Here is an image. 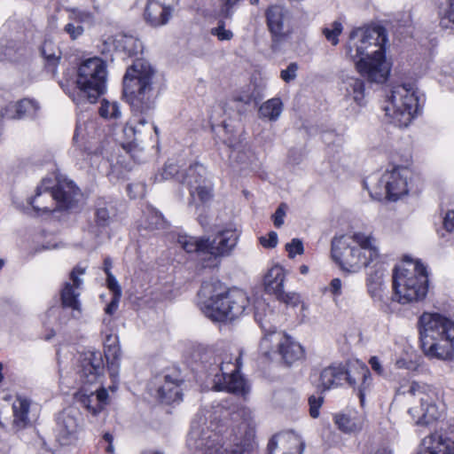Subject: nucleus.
Instances as JSON below:
<instances>
[{"label": "nucleus", "mask_w": 454, "mask_h": 454, "mask_svg": "<svg viewBox=\"0 0 454 454\" xmlns=\"http://www.w3.org/2000/svg\"><path fill=\"white\" fill-rule=\"evenodd\" d=\"M387 33L383 27L354 29L347 44V54L355 61L362 77L370 83L384 82L389 74L385 60Z\"/></svg>", "instance_id": "obj_1"}, {"label": "nucleus", "mask_w": 454, "mask_h": 454, "mask_svg": "<svg viewBox=\"0 0 454 454\" xmlns=\"http://www.w3.org/2000/svg\"><path fill=\"white\" fill-rule=\"evenodd\" d=\"M420 346L430 358L442 360L452 356L454 322L439 313H423L419 320Z\"/></svg>", "instance_id": "obj_2"}, {"label": "nucleus", "mask_w": 454, "mask_h": 454, "mask_svg": "<svg viewBox=\"0 0 454 454\" xmlns=\"http://www.w3.org/2000/svg\"><path fill=\"white\" fill-rule=\"evenodd\" d=\"M155 72L151 65L137 59L127 68L123 77V96L135 113L148 114L155 107L156 92L153 87Z\"/></svg>", "instance_id": "obj_3"}, {"label": "nucleus", "mask_w": 454, "mask_h": 454, "mask_svg": "<svg viewBox=\"0 0 454 454\" xmlns=\"http://www.w3.org/2000/svg\"><path fill=\"white\" fill-rule=\"evenodd\" d=\"M199 294L206 299L204 313L216 321L232 320L241 316L249 305L244 291L238 288L225 291L220 282L203 283Z\"/></svg>", "instance_id": "obj_4"}, {"label": "nucleus", "mask_w": 454, "mask_h": 454, "mask_svg": "<svg viewBox=\"0 0 454 454\" xmlns=\"http://www.w3.org/2000/svg\"><path fill=\"white\" fill-rule=\"evenodd\" d=\"M179 245L187 253H195L198 265L203 269L215 268L221 259L228 256L237 245L238 235L234 231L223 230L214 238L179 236Z\"/></svg>", "instance_id": "obj_5"}, {"label": "nucleus", "mask_w": 454, "mask_h": 454, "mask_svg": "<svg viewBox=\"0 0 454 454\" xmlns=\"http://www.w3.org/2000/svg\"><path fill=\"white\" fill-rule=\"evenodd\" d=\"M106 65L101 59L95 57L82 61L77 69L78 92L73 100L77 105L85 101L95 103L106 91Z\"/></svg>", "instance_id": "obj_6"}, {"label": "nucleus", "mask_w": 454, "mask_h": 454, "mask_svg": "<svg viewBox=\"0 0 454 454\" xmlns=\"http://www.w3.org/2000/svg\"><path fill=\"white\" fill-rule=\"evenodd\" d=\"M272 317L273 314L271 312L270 315L262 317L259 311V307H256L254 318L264 332V337L260 344L261 350L265 356L270 357V351L269 348L271 341L274 340L278 341L277 349L278 354L287 365H291L303 357V348L290 336L283 334L282 333H278L277 327L270 324V317Z\"/></svg>", "instance_id": "obj_7"}, {"label": "nucleus", "mask_w": 454, "mask_h": 454, "mask_svg": "<svg viewBox=\"0 0 454 454\" xmlns=\"http://www.w3.org/2000/svg\"><path fill=\"white\" fill-rule=\"evenodd\" d=\"M427 268L420 262H416L414 271L405 270L393 274V300L402 304L423 300L428 291Z\"/></svg>", "instance_id": "obj_8"}, {"label": "nucleus", "mask_w": 454, "mask_h": 454, "mask_svg": "<svg viewBox=\"0 0 454 454\" xmlns=\"http://www.w3.org/2000/svg\"><path fill=\"white\" fill-rule=\"evenodd\" d=\"M239 358L233 364L224 363L220 357L215 358L214 363L207 368V378L212 381V388L215 391H227L238 395H246L249 387L245 379L240 375Z\"/></svg>", "instance_id": "obj_9"}, {"label": "nucleus", "mask_w": 454, "mask_h": 454, "mask_svg": "<svg viewBox=\"0 0 454 454\" xmlns=\"http://www.w3.org/2000/svg\"><path fill=\"white\" fill-rule=\"evenodd\" d=\"M215 438V434L193 421L188 434L187 444L195 450V454H250L254 448L252 442H246L244 445H236L232 450H228L219 444Z\"/></svg>", "instance_id": "obj_10"}, {"label": "nucleus", "mask_w": 454, "mask_h": 454, "mask_svg": "<svg viewBox=\"0 0 454 454\" xmlns=\"http://www.w3.org/2000/svg\"><path fill=\"white\" fill-rule=\"evenodd\" d=\"M387 114L391 116L395 125L407 127L418 110V98L409 85H397L391 90L389 105L384 107Z\"/></svg>", "instance_id": "obj_11"}, {"label": "nucleus", "mask_w": 454, "mask_h": 454, "mask_svg": "<svg viewBox=\"0 0 454 454\" xmlns=\"http://www.w3.org/2000/svg\"><path fill=\"white\" fill-rule=\"evenodd\" d=\"M349 239L348 236L334 238L332 240V256L343 269L355 272L366 267L367 261L357 245H352Z\"/></svg>", "instance_id": "obj_12"}, {"label": "nucleus", "mask_w": 454, "mask_h": 454, "mask_svg": "<svg viewBox=\"0 0 454 454\" xmlns=\"http://www.w3.org/2000/svg\"><path fill=\"white\" fill-rule=\"evenodd\" d=\"M265 16L271 35V49L275 51L290 34V12L281 5H271L266 10Z\"/></svg>", "instance_id": "obj_13"}, {"label": "nucleus", "mask_w": 454, "mask_h": 454, "mask_svg": "<svg viewBox=\"0 0 454 454\" xmlns=\"http://www.w3.org/2000/svg\"><path fill=\"white\" fill-rule=\"evenodd\" d=\"M50 203L56 204L57 210L74 207L81 197L80 189L71 180H62L52 187V192L42 194Z\"/></svg>", "instance_id": "obj_14"}, {"label": "nucleus", "mask_w": 454, "mask_h": 454, "mask_svg": "<svg viewBox=\"0 0 454 454\" xmlns=\"http://www.w3.org/2000/svg\"><path fill=\"white\" fill-rule=\"evenodd\" d=\"M103 355L99 351H88L80 358L79 376L82 384L91 385L104 375Z\"/></svg>", "instance_id": "obj_15"}, {"label": "nucleus", "mask_w": 454, "mask_h": 454, "mask_svg": "<svg viewBox=\"0 0 454 454\" xmlns=\"http://www.w3.org/2000/svg\"><path fill=\"white\" fill-rule=\"evenodd\" d=\"M305 442L294 431L278 433L270 440L268 454H302Z\"/></svg>", "instance_id": "obj_16"}, {"label": "nucleus", "mask_w": 454, "mask_h": 454, "mask_svg": "<svg viewBox=\"0 0 454 454\" xmlns=\"http://www.w3.org/2000/svg\"><path fill=\"white\" fill-rule=\"evenodd\" d=\"M406 173L405 168H395L382 176L387 200L396 201L408 193Z\"/></svg>", "instance_id": "obj_17"}, {"label": "nucleus", "mask_w": 454, "mask_h": 454, "mask_svg": "<svg viewBox=\"0 0 454 454\" xmlns=\"http://www.w3.org/2000/svg\"><path fill=\"white\" fill-rule=\"evenodd\" d=\"M85 272V269L79 266L75 267L70 273V278L73 281V285L66 283L60 296L61 305L63 308H70L73 310H80V302L78 301L79 294L75 292V288H79L82 285V279L77 277V274L82 275Z\"/></svg>", "instance_id": "obj_18"}, {"label": "nucleus", "mask_w": 454, "mask_h": 454, "mask_svg": "<svg viewBox=\"0 0 454 454\" xmlns=\"http://www.w3.org/2000/svg\"><path fill=\"white\" fill-rule=\"evenodd\" d=\"M346 374L347 369L341 364H333L325 367L320 372L317 389L324 393L331 388L338 387L341 385Z\"/></svg>", "instance_id": "obj_19"}, {"label": "nucleus", "mask_w": 454, "mask_h": 454, "mask_svg": "<svg viewBox=\"0 0 454 454\" xmlns=\"http://www.w3.org/2000/svg\"><path fill=\"white\" fill-rule=\"evenodd\" d=\"M171 16L169 6L160 3V0H148L144 17L152 27L165 25Z\"/></svg>", "instance_id": "obj_20"}, {"label": "nucleus", "mask_w": 454, "mask_h": 454, "mask_svg": "<svg viewBox=\"0 0 454 454\" xmlns=\"http://www.w3.org/2000/svg\"><path fill=\"white\" fill-rule=\"evenodd\" d=\"M38 108V104L35 100L24 98L17 103L9 104L1 111V115L3 118L7 119H20L26 116L33 117Z\"/></svg>", "instance_id": "obj_21"}, {"label": "nucleus", "mask_w": 454, "mask_h": 454, "mask_svg": "<svg viewBox=\"0 0 454 454\" xmlns=\"http://www.w3.org/2000/svg\"><path fill=\"white\" fill-rule=\"evenodd\" d=\"M350 239L357 245L358 249H361L362 255L367 261L366 267L379 259V249L375 244V239L372 236H367L362 232H355L350 236Z\"/></svg>", "instance_id": "obj_22"}, {"label": "nucleus", "mask_w": 454, "mask_h": 454, "mask_svg": "<svg viewBox=\"0 0 454 454\" xmlns=\"http://www.w3.org/2000/svg\"><path fill=\"white\" fill-rule=\"evenodd\" d=\"M84 393L81 395V403L93 415L99 413L107 403L108 393L106 388L100 387L96 391L87 393L86 389H82Z\"/></svg>", "instance_id": "obj_23"}, {"label": "nucleus", "mask_w": 454, "mask_h": 454, "mask_svg": "<svg viewBox=\"0 0 454 454\" xmlns=\"http://www.w3.org/2000/svg\"><path fill=\"white\" fill-rule=\"evenodd\" d=\"M50 179H43L41 185L36 188L34 197L29 199V204L32 206L34 211L40 215L42 213H49L57 210L56 204L50 203L42 194L45 192H52V188L50 187Z\"/></svg>", "instance_id": "obj_24"}, {"label": "nucleus", "mask_w": 454, "mask_h": 454, "mask_svg": "<svg viewBox=\"0 0 454 454\" xmlns=\"http://www.w3.org/2000/svg\"><path fill=\"white\" fill-rule=\"evenodd\" d=\"M59 437L65 441V444L76 433L78 427L77 419L72 411H64L57 419Z\"/></svg>", "instance_id": "obj_25"}, {"label": "nucleus", "mask_w": 454, "mask_h": 454, "mask_svg": "<svg viewBox=\"0 0 454 454\" xmlns=\"http://www.w3.org/2000/svg\"><path fill=\"white\" fill-rule=\"evenodd\" d=\"M41 53L45 59V67L53 76L57 74V67L61 59L60 49L51 41L44 40Z\"/></svg>", "instance_id": "obj_26"}, {"label": "nucleus", "mask_w": 454, "mask_h": 454, "mask_svg": "<svg viewBox=\"0 0 454 454\" xmlns=\"http://www.w3.org/2000/svg\"><path fill=\"white\" fill-rule=\"evenodd\" d=\"M205 172V168L202 165L199 163H194L190 166V170L188 171L186 176L191 177L192 175L193 176L195 173L197 174V176H195L194 183L198 184V185L193 188V191L194 193H197L199 199L202 202L208 201L212 197L211 190L202 185V183L204 182Z\"/></svg>", "instance_id": "obj_27"}, {"label": "nucleus", "mask_w": 454, "mask_h": 454, "mask_svg": "<svg viewBox=\"0 0 454 454\" xmlns=\"http://www.w3.org/2000/svg\"><path fill=\"white\" fill-rule=\"evenodd\" d=\"M433 441V436L425 438L417 454H454V444L451 442L442 441L439 437L436 446H432Z\"/></svg>", "instance_id": "obj_28"}, {"label": "nucleus", "mask_w": 454, "mask_h": 454, "mask_svg": "<svg viewBox=\"0 0 454 454\" xmlns=\"http://www.w3.org/2000/svg\"><path fill=\"white\" fill-rule=\"evenodd\" d=\"M285 271L278 265L272 267L264 277L265 291L274 295L278 289L284 288Z\"/></svg>", "instance_id": "obj_29"}, {"label": "nucleus", "mask_w": 454, "mask_h": 454, "mask_svg": "<svg viewBox=\"0 0 454 454\" xmlns=\"http://www.w3.org/2000/svg\"><path fill=\"white\" fill-rule=\"evenodd\" d=\"M158 395L160 400L166 403L182 400V393L179 386L173 382L168 375L165 377V383L159 388Z\"/></svg>", "instance_id": "obj_30"}, {"label": "nucleus", "mask_w": 454, "mask_h": 454, "mask_svg": "<svg viewBox=\"0 0 454 454\" xmlns=\"http://www.w3.org/2000/svg\"><path fill=\"white\" fill-rule=\"evenodd\" d=\"M283 110L282 101L274 98L264 102L259 108V118L275 121L278 119Z\"/></svg>", "instance_id": "obj_31"}, {"label": "nucleus", "mask_w": 454, "mask_h": 454, "mask_svg": "<svg viewBox=\"0 0 454 454\" xmlns=\"http://www.w3.org/2000/svg\"><path fill=\"white\" fill-rule=\"evenodd\" d=\"M367 290L374 301H383V281L382 273L375 270L374 274H370L367 278Z\"/></svg>", "instance_id": "obj_32"}, {"label": "nucleus", "mask_w": 454, "mask_h": 454, "mask_svg": "<svg viewBox=\"0 0 454 454\" xmlns=\"http://www.w3.org/2000/svg\"><path fill=\"white\" fill-rule=\"evenodd\" d=\"M86 14L84 12L72 10L69 18L74 22L67 23L64 27V31L69 35L72 40H75L83 34L84 29L81 23L84 20Z\"/></svg>", "instance_id": "obj_33"}, {"label": "nucleus", "mask_w": 454, "mask_h": 454, "mask_svg": "<svg viewBox=\"0 0 454 454\" xmlns=\"http://www.w3.org/2000/svg\"><path fill=\"white\" fill-rule=\"evenodd\" d=\"M115 210L111 203L104 200H98L96 208V223L100 227H106L110 223L112 215H114Z\"/></svg>", "instance_id": "obj_34"}, {"label": "nucleus", "mask_w": 454, "mask_h": 454, "mask_svg": "<svg viewBox=\"0 0 454 454\" xmlns=\"http://www.w3.org/2000/svg\"><path fill=\"white\" fill-rule=\"evenodd\" d=\"M344 83L347 93L352 96L358 105H362L364 98V82L363 80L356 77H348Z\"/></svg>", "instance_id": "obj_35"}, {"label": "nucleus", "mask_w": 454, "mask_h": 454, "mask_svg": "<svg viewBox=\"0 0 454 454\" xmlns=\"http://www.w3.org/2000/svg\"><path fill=\"white\" fill-rule=\"evenodd\" d=\"M30 403L26 398L18 397L12 404L14 421L17 425L26 426L28 422Z\"/></svg>", "instance_id": "obj_36"}, {"label": "nucleus", "mask_w": 454, "mask_h": 454, "mask_svg": "<svg viewBox=\"0 0 454 454\" xmlns=\"http://www.w3.org/2000/svg\"><path fill=\"white\" fill-rule=\"evenodd\" d=\"M420 402L423 413L416 421V424L419 426H427L439 418V412L435 404L428 403L423 397H420Z\"/></svg>", "instance_id": "obj_37"}, {"label": "nucleus", "mask_w": 454, "mask_h": 454, "mask_svg": "<svg viewBox=\"0 0 454 454\" xmlns=\"http://www.w3.org/2000/svg\"><path fill=\"white\" fill-rule=\"evenodd\" d=\"M182 173L177 164L168 160L166 162L162 171L154 176V182H162L171 178H175L179 182Z\"/></svg>", "instance_id": "obj_38"}, {"label": "nucleus", "mask_w": 454, "mask_h": 454, "mask_svg": "<svg viewBox=\"0 0 454 454\" xmlns=\"http://www.w3.org/2000/svg\"><path fill=\"white\" fill-rule=\"evenodd\" d=\"M225 20V18H222L219 15L216 27H212L210 30V34L217 37L219 41H231L234 35L233 32L226 27Z\"/></svg>", "instance_id": "obj_39"}, {"label": "nucleus", "mask_w": 454, "mask_h": 454, "mask_svg": "<svg viewBox=\"0 0 454 454\" xmlns=\"http://www.w3.org/2000/svg\"><path fill=\"white\" fill-rule=\"evenodd\" d=\"M343 29L342 24L335 20L330 24V27H325L322 29L323 35L325 36L328 42L333 45L339 43V35L341 34Z\"/></svg>", "instance_id": "obj_40"}, {"label": "nucleus", "mask_w": 454, "mask_h": 454, "mask_svg": "<svg viewBox=\"0 0 454 454\" xmlns=\"http://www.w3.org/2000/svg\"><path fill=\"white\" fill-rule=\"evenodd\" d=\"M99 114L104 118L118 119L121 117L120 106L117 102L104 99L99 107Z\"/></svg>", "instance_id": "obj_41"}, {"label": "nucleus", "mask_w": 454, "mask_h": 454, "mask_svg": "<svg viewBox=\"0 0 454 454\" xmlns=\"http://www.w3.org/2000/svg\"><path fill=\"white\" fill-rule=\"evenodd\" d=\"M148 227L152 230L164 229L167 225L166 221L160 212L155 208H150L147 215Z\"/></svg>", "instance_id": "obj_42"}, {"label": "nucleus", "mask_w": 454, "mask_h": 454, "mask_svg": "<svg viewBox=\"0 0 454 454\" xmlns=\"http://www.w3.org/2000/svg\"><path fill=\"white\" fill-rule=\"evenodd\" d=\"M123 51L129 57L136 56L143 51L142 43L140 40L132 36H126L123 41Z\"/></svg>", "instance_id": "obj_43"}, {"label": "nucleus", "mask_w": 454, "mask_h": 454, "mask_svg": "<svg viewBox=\"0 0 454 454\" xmlns=\"http://www.w3.org/2000/svg\"><path fill=\"white\" fill-rule=\"evenodd\" d=\"M334 421L338 428L344 433H351L356 430V423L345 414L335 415Z\"/></svg>", "instance_id": "obj_44"}, {"label": "nucleus", "mask_w": 454, "mask_h": 454, "mask_svg": "<svg viewBox=\"0 0 454 454\" xmlns=\"http://www.w3.org/2000/svg\"><path fill=\"white\" fill-rule=\"evenodd\" d=\"M275 296L278 301L292 307H296L301 302V297L297 293H286L284 288L278 289Z\"/></svg>", "instance_id": "obj_45"}, {"label": "nucleus", "mask_w": 454, "mask_h": 454, "mask_svg": "<svg viewBox=\"0 0 454 454\" xmlns=\"http://www.w3.org/2000/svg\"><path fill=\"white\" fill-rule=\"evenodd\" d=\"M123 132L127 138L129 139V141L123 145V148L127 150V152L132 153L137 146L136 143L137 140L136 137L137 128L132 125H126L123 129Z\"/></svg>", "instance_id": "obj_46"}, {"label": "nucleus", "mask_w": 454, "mask_h": 454, "mask_svg": "<svg viewBox=\"0 0 454 454\" xmlns=\"http://www.w3.org/2000/svg\"><path fill=\"white\" fill-rule=\"evenodd\" d=\"M221 5L219 9V15L222 18L231 20L234 13V7L240 0H220Z\"/></svg>", "instance_id": "obj_47"}, {"label": "nucleus", "mask_w": 454, "mask_h": 454, "mask_svg": "<svg viewBox=\"0 0 454 454\" xmlns=\"http://www.w3.org/2000/svg\"><path fill=\"white\" fill-rule=\"evenodd\" d=\"M228 146L231 149L229 157L232 161L241 165L247 164L248 160L247 152L240 150L238 146H235L232 144H228Z\"/></svg>", "instance_id": "obj_48"}, {"label": "nucleus", "mask_w": 454, "mask_h": 454, "mask_svg": "<svg viewBox=\"0 0 454 454\" xmlns=\"http://www.w3.org/2000/svg\"><path fill=\"white\" fill-rule=\"evenodd\" d=\"M117 338H114V340L111 344H105V356L106 361L113 360H120L121 356V348L120 346L116 343Z\"/></svg>", "instance_id": "obj_49"}, {"label": "nucleus", "mask_w": 454, "mask_h": 454, "mask_svg": "<svg viewBox=\"0 0 454 454\" xmlns=\"http://www.w3.org/2000/svg\"><path fill=\"white\" fill-rule=\"evenodd\" d=\"M361 377L363 382L358 388V397L360 399V403L364 405V396H365V389L370 386L371 375L368 368L364 367L361 369Z\"/></svg>", "instance_id": "obj_50"}, {"label": "nucleus", "mask_w": 454, "mask_h": 454, "mask_svg": "<svg viewBox=\"0 0 454 454\" xmlns=\"http://www.w3.org/2000/svg\"><path fill=\"white\" fill-rule=\"evenodd\" d=\"M286 250L288 252L289 258H294L296 254H303V243L300 239H293L286 245Z\"/></svg>", "instance_id": "obj_51"}, {"label": "nucleus", "mask_w": 454, "mask_h": 454, "mask_svg": "<svg viewBox=\"0 0 454 454\" xmlns=\"http://www.w3.org/2000/svg\"><path fill=\"white\" fill-rule=\"evenodd\" d=\"M448 6L444 12V17L441 20V25L444 27H449V23L452 24L451 29H454V0H447Z\"/></svg>", "instance_id": "obj_52"}, {"label": "nucleus", "mask_w": 454, "mask_h": 454, "mask_svg": "<svg viewBox=\"0 0 454 454\" xmlns=\"http://www.w3.org/2000/svg\"><path fill=\"white\" fill-rule=\"evenodd\" d=\"M324 402L323 396L310 395L309 397V414L316 419L319 416V409Z\"/></svg>", "instance_id": "obj_53"}, {"label": "nucleus", "mask_w": 454, "mask_h": 454, "mask_svg": "<svg viewBox=\"0 0 454 454\" xmlns=\"http://www.w3.org/2000/svg\"><path fill=\"white\" fill-rule=\"evenodd\" d=\"M298 65L295 62H292L288 65L286 69H284L280 73V77L286 82L294 81L297 76Z\"/></svg>", "instance_id": "obj_54"}, {"label": "nucleus", "mask_w": 454, "mask_h": 454, "mask_svg": "<svg viewBox=\"0 0 454 454\" xmlns=\"http://www.w3.org/2000/svg\"><path fill=\"white\" fill-rule=\"evenodd\" d=\"M189 170H190V167L184 172L182 173L181 179H179V183L184 185H186L189 188L191 196L193 197L194 196L193 188L198 185V184L194 183L195 176H197V174L195 173L193 176L192 175L191 177H186Z\"/></svg>", "instance_id": "obj_55"}, {"label": "nucleus", "mask_w": 454, "mask_h": 454, "mask_svg": "<svg viewBox=\"0 0 454 454\" xmlns=\"http://www.w3.org/2000/svg\"><path fill=\"white\" fill-rule=\"evenodd\" d=\"M260 244L265 248H274L278 245V234L276 231H270L268 238L262 236L260 239Z\"/></svg>", "instance_id": "obj_56"}, {"label": "nucleus", "mask_w": 454, "mask_h": 454, "mask_svg": "<svg viewBox=\"0 0 454 454\" xmlns=\"http://www.w3.org/2000/svg\"><path fill=\"white\" fill-rule=\"evenodd\" d=\"M286 205L285 203H281L272 215L274 225L277 228H280L284 223V218L286 216Z\"/></svg>", "instance_id": "obj_57"}, {"label": "nucleus", "mask_w": 454, "mask_h": 454, "mask_svg": "<svg viewBox=\"0 0 454 454\" xmlns=\"http://www.w3.org/2000/svg\"><path fill=\"white\" fill-rule=\"evenodd\" d=\"M107 287L115 296H121V289L113 274L106 275Z\"/></svg>", "instance_id": "obj_58"}, {"label": "nucleus", "mask_w": 454, "mask_h": 454, "mask_svg": "<svg viewBox=\"0 0 454 454\" xmlns=\"http://www.w3.org/2000/svg\"><path fill=\"white\" fill-rule=\"evenodd\" d=\"M399 392L403 395L407 393L411 395H420L424 394L423 387L415 381L411 383L407 391L399 389Z\"/></svg>", "instance_id": "obj_59"}, {"label": "nucleus", "mask_w": 454, "mask_h": 454, "mask_svg": "<svg viewBox=\"0 0 454 454\" xmlns=\"http://www.w3.org/2000/svg\"><path fill=\"white\" fill-rule=\"evenodd\" d=\"M341 280L340 278L332 279L329 285V291L334 296H340L341 294Z\"/></svg>", "instance_id": "obj_60"}, {"label": "nucleus", "mask_w": 454, "mask_h": 454, "mask_svg": "<svg viewBox=\"0 0 454 454\" xmlns=\"http://www.w3.org/2000/svg\"><path fill=\"white\" fill-rule=\"evenodd\" d=\"M443 226L449 232L454 231V210H450L446 214L443 219Z\"/></svg>", "instance_id": "obj_61"}, {"label": "nucleus", "mask_w": 454, "mask_h": 454, "mask_svg": "<svg viewBox=\"0 0 454 454\" xmlns=\"http://www.w3.org/2000/svg\"><path fill=\"white\" fill-rule=\"evenodd\" d=\"M369 364L371 365L372 369L378 374H383V367L380 362V359L377 356H372L369 360Z\"/></svg>", "instance_id": "obj_62"}, {"label": "nucleus", "mask_w": 454, "mask_h": 454, "mask_svg": "<svg viewBox=\"0 0 454 454\" xmlns=\"http://www.w3.org/2000/svg\"><path fill=\"white\" fill-rule=\"evenodd\" d=\"M120 299H121V296L114 295L111 302L105 309V311H106V314H108V315L114 314V312L118 308V304H119Z\"/></svg>", "instance_id": "obj_63"}, {"label": "nucleus", "mask_w": 454, "mask_h": 454, "mask_svg": "<svg viewBox=\"0 0 454 454\" xmlns=\"http://www.w3.org/2000/svg\"><path fill=\"white\" fill-rule=\"evenodd\" d=\"M234 100L237 102L244 103L245 105H249L253 100V96L249 93H241L236 95L234 97Z\"/></svg>", "instance_id": "obj_64"}]
</instances>
